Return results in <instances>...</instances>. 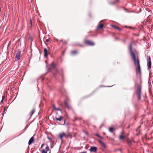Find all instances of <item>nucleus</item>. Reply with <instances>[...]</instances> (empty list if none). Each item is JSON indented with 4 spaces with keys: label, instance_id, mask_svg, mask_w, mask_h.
Wrapping results in <instances>:
<instances>
[{
    "label": "nucleus",
    "instance_id": "1",
    "mask_svg": "<svg viewBox=\"0 0 153 153\" xmlns=\"http://www.w3.org/2000/svg\"><path fill=\"white\" fill-rule=\"evenodd\" d=\"M134 44V42H131L130 43L128 48L130 55L136 67L135 71L136 74L140 76L141 75V71L138 53L135 50H133L132 49V45Z\"/></svg>",
    "mask_w": 153,
    "mask_h": 153
},
{
    "label": "nucleus",
    "instance_id": "2",
    "mask_svg": "<svg viewBox=\"0 0 153 153\" xmlns=\"http://www.w3.org/2000/svg\"><path fill=\"white\" fill-rule=\"evenodd\" d=\"M142 88V82L140 80V83L136 84L135 86L134 94L137 97L138 101H140L141 99Z\"/></svg>",
    "mask_w": 153,
    "mask_h": 153
},
{
    "label": "nucleus",
    "instance_id": "3",
    "mask_svg": "<svg viewBox=\"0 0 153 153\" xmlns=\"http://www.w3.org/2000/svg\"><path fill=\"white\" fill-rule=\"evenodd\" d=\"M21 51L19 50L16 53L15 57V61H17L19 60L21 57Z\"/></svg>",
    "mask_w": 153,
    "mask_h": 153
},
{
    "label": "nucleus",
    "instance_id": "4",
    "mask_svg": "<svg viewBox=\"0 0 153 153\" xmlns=\"http://www.w3.org/2000/svg\"><path fill=\"white\" fill-rule=\"evenodd\" d=\"M84 43L88 45L93 46L94 45L93 42L88 40H85L84 41Z\"/></svg>",
    "mask_w": 153,
    "mask_h": 153
},
{
    "label": "nucleus",
    "instance_id": "5",
    "mask_svg": "<svg viewBox=\"0 0 153 153\" xmlns=\"http://www.w3.org/2000/svg\"><path fill=\"white\" fill-rule=\"evenodd\" d=\"M97 148L96 146H91L90 149H89V151L91 152H97Z\"/></svg>",
    "mask_w": 153,
    "mask_h": 153
},
{
    "label": "nucleus",
    "instance_id": "6",
    "mask_svg": "<svg viewBox=\"0 0 153 153\" xmlns=\"http://www.w3.org/2000/svg\"><path fill=\"white\" fill-rule=\"evenodd\" d=\"M51 68L53 69L55 72L57 73L58 72V70L55 67V65L54 63H52L51 64Z\"/></svg>",
    "mask_w": 153,
    "mask_h": 153
},
{
    "label": "nucleus",
    "instance_id": "7",
    "mask_svg": "<svg viewBox=\"0 0 153 153\" xmlns=\"http://www.w3.org/2000/svg\"><path fill=\"white\" fill-rule=\"evenodd\" d=\"M55 118L56 120L61 121L63 119V117L62 116H59L58 115H56Z\"/></svg>",
    "mask_w": 153,
    "mask_h": 153
},
{
    "label": "nucleus",
    "instance_id": "8",
    "mask_svg": "<svg viewBox=\"0 0 153 153\" xmlns=\"http://www.w3.org/2000/svg\"><path fill=\"white\" fill-rule=\"evenodd\" d=\"M44 56L45 57H47L49 53L48 52L47 49L46 48H44Z\"/></svg>",
    "mask_w": 153,
    "mask_h": 153
},
{
    "label": "nucleus",
    "instance_id": "9",
    "mask_svg": "<svg viewBox=\"0 0 153 153\" xmlns=\"http://www.w3.org/2000/svg\"><path fill=\"white\" fill-rule=\"evenodd\" d=\"M34 140V138L33 137H31L29 141H28V145H30L32 144L33 142V140Z\"/></svg>",
    "mask_w": 153,
    "mask_h": 153
},
{
    "label": "nucleus",
    "instance_id": "10",
    "mask_svg": "<svg viewBox=\"0 0 153 153\" xmlns=\"http://www.w3.org/2000/svg\"><path fill=\"white\" fill-rule=\"evenodd\" d=\"M64 105L69 109H71L72 108L71 106L68 105L67 102L66 101L65 102Z\"/></svg>",
    "mask_w": 153,
    "mask_h": 153
},
{
    "label": "nucleus",
    "instance_id": "11",
    "mask_svg": "<svg viewBox=\"0 0 153 153\" xmlns=\"http://www.w3.org/2000/svg\"><path fill=\"white\" fill-rule=\"evenodd\" d=\"M148 66L149 69H150L151 68V58L149 56V57Z\"/></svg>",
    "mask_w": 153,
    "mask_h": 153
},
{
    "label": "nucleus",
    "instance_id": "12",
    "mask_svg": "<svg viewBox=\"0 0 153 153\" xmlns=\"http://www.w3.org/2000/svg\"><path fill=\"white\" fill-rule=\"evenodd\" d=\"M66 135L63 132L62 133H60L59 134V138L61 140H62L63 137L66 136Z\"/></svg>",
    "mask_w": 153,
    "mask_h": 153
},
{
    "label": "nucleus",
    "instance_id": "13",
    "mask_svg": "<svg viewBox=\"0 0 153 153\" xmlns=\"http://www.w3.org/2000/svg\"><path fill=\"white\" fill-rule=\"evenodd\" d=\"M35 111V108H33L32 111L30 112L29 113V115L30 116V117L34 113Z\"/></svg>",
    "mask_w": 153,
    "mask_h": 153
},
{
    "label": "nucleus",
    "instance_id": "14",
    "mask_svg": "<svg viewBox=\"0 0 153 153\" xmlns=\"http://www.w3.org/2000/svg\"><path fill=\"white\" fill-rule=\"evenodd\" d=\"M126 137V136H125L124 135L122 134H121L119 137V139L120 140H122L124 139Z\"/></svg>",
    "mask_w": 153,
    "mask_h": 153
},
{
    "label": "nucleus",
    "instance_id": "15",
    "mask_svg": "<svg viewBox=\"0 0 153 153\" xmlns=\"http://www.w3.org/2000/svg\"><path fill=\"white\" fill-rule=\"evenodd\" d=\"M78 53V51H73L71 52V54L72 55H76Z\"/></svg>",
    "mask_w": 153,
    "mask_h": 153
},
{
    "label": "nucleus",
    "instance_id": "16",
    "mask_svg": "<svg viewBox=\"0 0 153 153\" xmlns=\"http://www.w3.org/2000/svg\"><path fill=\"white\" fill-rule=\"evenodd\" d=\"M53 109H54V111L59 110V111H61V109H59V108H56V107L55 105H53Z\"/></svg>",
    "mask_w": 153,
    "mask_h": 153
},
{
    "label": "nucleus",
    "instance_id": "17",
    "mask_svg": "<svg viewBox=\"0 0 153 153\" xmlns=\"http://www.w3.org/2000/svg\"><path fill=\"white\" fill-rule=\"evenodd\" d=\"M133 141V140H129L127 142V144L129 146H131L132 144V142Z\"/></svg>",
    "mask_w": 153,
    "mask_h": 153
},
{
    "label": "nucleus",
    "instance_id": "18",
    "mask_svg": "<svg viewBox=\"0 0 153 153\" xmlns=\"http://www.w3.org/2000/svg\"><path fill=\"white\" fill-rule=\"evenodd\" d=\"M103 24H100L98 25L97 26V29H102L103 27Z\"/></svg>",
    "mask_w": 153,
    "mask_h": 153
},
{
    "label": "nucleus",
    "instance_id": "19",
    "mask_svg": "<svg viewBox=\"0 0 153 153\" xmlns=\"http://www.w3.org/2000/svg\"><path fill=\"white\" fill-rule=\"evenodd\" d=\"M111 26L113 27L114 28V29H117L118 30H121V29L118 27H117V26H116L114 25H111Z\"/></svg>",
    "mask_w": 153,
    "mask_h": 153
},
{
    "label": "nucleus",
    "instance_id": "20",
    "mask_svg": "<svg viewBox=\"0 0 153 153\" xmlns=\"http://www.w3.org/2000/svg\"><path fill=\"white\" fill-rule=\"evenodd\" d=\"M109 131L111 133H113L114 131V128L112 127H110L109 128Z\"/></svg>",
    "mask_w": 153,
    "mask_h": 153
},
{
    "label": "nucleus",
    "instance_id": "21",
    "mask_svg": "<svg viewBox=\"0 0 153 153\" xmlns=\"http://www.w3.org/2000/svg\"><path fill=\"white\" fill-rule=\"evenodd\" d=\"M95 136H97V137H99L100 139H102L103 138L99 134L97 133L95 134Z\"/></svg>",
    "mask_w": 153,
    "mask_h": 153
},
{
    "label": "nucleus",
    "instance_id": "22",
    "mask_svg": "<svg viewBox=\"0 0 153 153\" xmlns=\"http://www.w3.org/2000/svg\"><path fill=\"white\" fill-rule=\"evenodd\" d=\"M45 149L46 150V151L47 152L49 150V148L47 145V146L45 148Z\"/></svg>",
    "mask_w": 153,
    "mask_h": 153
},
{
    "label": "nucleus",
    "instance_id": "23",
    "mask_svg": "<svg viewBox=\"0 0 153 153\" xmlns=\"http://www.w3.org/2000/svg\"><path fill=\"white\" fill-rule=\"evenodd\" d=\"M83 132L87 136H89V134L87 132L83 130Z\"/></svg>",
    "mask_w": 153,
    "mask_h": 153
},
{
    "label": "nucleus",
    "instance_id": "24",
    "mask_svg": "<svg viewBox=\"0 0 153 153\" xmlns=\"http://www.w3.org/2000/svg\"><path fill=\"white\" fill-rule=\"evenodd\" d=\"M47 152L44 149H43L42 150V153H47Z\"/></svg>",
    "mask_w": 153,
    "mask_h": 153
},
{
    "label": "nucleus",
    "instance_id": "25",
    "mask_svg": "<svg viewBox=\"0 0 153 153\" xmlns=\"http://www.w3.org/2000/svg\"><path fill=\"white\" fill-rule=\"evenodd\" d=\"M98 141L99 142H100V143H101L102 144L103 143V142H102V141L101 140H98Z\"/></svg>",
    "mask_w": 153,
    "mask_h": 153
},
{
    "label": "nucleus",
    "instance_id": "26",
    "mask_svg": "<svg viewBox=\"0 0 153 153\" xmlns=\"http://www.w3.org/2000/svg\"><path fill=\"white\" fill-rule=\"evenodd\" d=\"M102 146L105 148H106V146L105 144L103 143L102 144Z\"/></svg>",
    "mask_w": 153,
    "mask_h": 153
},
{
    "label": "nucleus",
    "instance_id": "27",
    "mask_svg": "<svg viewBox=\"0 0 153 153\" xmlns=\"http://www.w3.org/2000/svg\"><path fill=\"white\" fill-rule=\"evenodd\" d=\"M118 0H115L114 2H113V4L117 3L118 2Z\"/></svg>",
    "mask_w": 153,
    "mask_h": 153
},
{
    "label": "nucleus",
    "instance_id": "28",
    "mask_svg": "<svg viewBox=\"0 0 153 153\" xmlns=\"http://www.w3.org/2000/svg\"><path fill=\"white\" fill-rule=\"evenodd\" d=\"M4 98V96H3L2 97V100H1V103H2L3 102V99Z\"/></svg>",
    "mask_w": 153,
    "mask_h": 153
},
{
    "label": "nucleus",
    "instance_id": "29",
    "mask_svg": "<svg viewBox=\"0 0 153 153\" xmlns=\"http://www.w3.org/2000/svg\"><path fill=\"white\" fill-rule=\"evenodd\" d=\"M61 41H62V43H65V44L67 42L65 41H63V40H61Z\"/></svg>",
    "mask_w": 153,
    "mask_h": 153
},
{
    "label": "nucleus",
    "instance_id": "30",
    "mask_svg": "<svg viewBox=\"0 0 153 153\" xmlns=\"http://www.w3.org/2000/svg\"><path fill=\"white\" fill-rule=\"evenodd\" d=\"M48 139L49 140H50V141H52V139H51V137H48Z\"/></svg>",
    "mask_w": 153,
    "mask_h": 153
},
{
    "label": "nucleus",
    "instance_id": "31",
    "mask_svg": "<svg viewBox=\"0 0 153 153\" xmlns=\"http://www.w3.org/2000/svg\"><path fill=\"white\" fill-rule=\"evenodd\" d=\"M28 126H26L25 127V128H24V129L25 130H25L27 129V128H28Z\"/></svg>",
    "mask_w": 153,
    "mask_h": 153
},
{
    "label": "nucleus",
    "instance_id": "32",
    "mask_svg": "<svg viewBox=\"0 0 153 153\" xmlns=\"http://www.w3.org/2000/svg\"><path fill=\"white\" fill-rule=\"evenodd\" d=\"M30 22L31 26H32V20H31V19H30Z\"/></svg>",
    "mask_w": 153,
    "mask_h": 153
},
{
    "label": "nucleus",
    "instance_id": "33",
    "mask_svg": "<svg viewBox=\"0 0 153 153\" xmlns=\"http://www.w3.org/2000/svg\"><path fill=\"white\" fill-rule=\"evenodd\" d=\"M46 42H49V39H46V41H45Z\"/></svg>",
    "mask_w": 153,
    "mask_h": 153
},
{
    "label": "nucleus",
    "instance_id": "34",
    "mask_svg": "<svg viewBox=\"0 0 153 153\" xmlns=\"http://www.w3.org/2000/svg\"><path fill=\"white\" fill-rule=\"evenodd\" d=\"M140 126H139L138 128L136 130L137 131H138V128H140Z\"/></svg>",
    "mask_w": 153,
    "mask_h": 153
},
{
    "label": "nucleus",
    "instance_id": "35",
    "mask_svg": "<svg viewBox=\"0 0 153 153\" xmlns=\"http://www.w3.org/2000/svg\"><path fill=\"white\" fill-rule=\"evenodd\" d=\"M44 144H42V145H41V148H42L43 146H44Z\"/></svg>",
    "mask_w": 153,
    "mask_h": 153
},
{
    "label": "nucleus",
    "instance_id": "36",
    "mask_svg": "<svg viewBox=\"0 0 153 153\" xmlns=\"http://www.w3.org/2000/svg\"><path fill=\"white\" fill-rule=\"evenodd\" d=\"M79 153H87V152H81Z\"/></svg>",
    "mask_w": 153,
    "mask_h": 153
},
{
    "label": "nucleus",
    "instance_id": "37",
    "mask_svg": "<svg viewBox=\"0 0 153 153\" xmlns=\"http://www.w3.org/2000/svg\"><path fill=\"white\" fill-rule=\"evenodd\" d=\"M124 134V132H123H123H121V134H123H123Z\"/></svg>",
    "mask_w": 153,
    "mask_h": 153
},
{
    "label": "nucleus",
    "instance_id": "38",
    "mask_svg": "<svg viewBox=\"0 0 153 153\" xmlns=\"http://www.w3.org/2000/svg\"><path fill=\"white\" fill-rule=\"evenodd\" d=\"M70 136V134H68L67 135V137H68L69 136Z\"/></svg>",
    "mask_w": 153,
    "mask_h": 153
},
{
    "label": "nucleus",
    "instance_id": "39",
    "mask_svg": "<svg viewBox=\"0 0 153 153\" xmlns=\"http://www.w3.org/2000/svg\"><path fill=\"white\" fill-rule=\"evenodd\" d=\"M103 134H105V132H104V133H103Z\"/></svg>",
    "mask_w": 153,
    "mask_h": 153
},
{
    "label": "nucleus",
    "instance_id": "40",
    "mask_svg": "<svg viewBox=\"0 0 153 153\" xmlns=\"http://www.w3.org/2000/svg\"><path fill=\"white\" fill-rule=\"evenodd\" d=\"M129 126H128L127 127V128H129Z\"/></svg>",
    "mask_w": 153,
    "mask_h": 153
},
{
    "label": "nucleus",
    "instance_id": "41",
    "mask_svg": "<svg viewBox=\"0 0 153 153\" xmlns=\"http://www.w3.org/2000/svg\"><path fill=\"white\" fill-rule=\"evenodd\" d=\"M5 109V108H4V111Z\"/></svg>",
    "mask_w": 153,
    "mask_h": 153
},
{
    "label": "nucleus",
    "instance_id": "42",
    "mask_svg": "<svg viewBox=\"0 0 153 153\" xmlns=\"http://www.w3.org/2000/svg\"><path fill=\"white\" fill-rule=\"evenodd\" d=\"M66 125V126H68V125Z\"/></svg>",
    "mask_w": 153,
    "mask_h": 153
},
{
    "label": "nucleus",
    "instance_id": "43",
    "mask_svg": "<svg viewBox=\"0 0 153 153\" xmlns=\"http://www.w3.org/2000/svg\"><path fill=\"white\" fill-rule=\"evenodd\" d=\"M49 153H50V152H49Z\"/></svg>",
    "mask_w": 153,
    "mask_h": 153
}]
</instances>
